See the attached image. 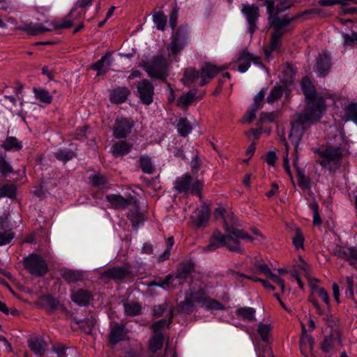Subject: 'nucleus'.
<instances>
[{"instance_id": "obj_13", "label": "nucleus", "mask_w": 357, "mask_h": 357, "mask_svg": "<svg viewBox=\"0 0 357 357\" xmlns=\"http://www.w3.org/2000/svg\"><path fill=\"white\" fill-rule=\"evenodd\" d=\"M333 254L348 261L349 264L357 268V247H344L335 245L333 250Z\"/></svg>"}, {"instance_id": "obj_33", "label": "nucleus", "mask_w": 357, "mask_h": 357, "mask_svg": "<svg viewBox=\"0 0 357 357\" xmlns=\"http://www.w3.org/2000/svg\"><path fill=\"white\" fill-rule=\"evenodd\" d=\"M211 211L206 205H202L198 211L197 218L195 222L197 227L206 226L208 223Z\"/></svg>"}, {"instance_id": "obj_23", "label": "nucleus", "mask_w": 357, "mask_h": 357, "mask_svg": "<svg viewBox=\"0 0 357 357\" xmlns=\"http://www.w3.org/2000/svg\"><path fill=\"white\" fill-rule=\"evenodd\" d=\"M70 298L72 301L77 305L86 306L93 298V294L87 289H79L71 291Z\"/></svg>"}, {"instance_id": "obj_53", "label": "nucleus", "mask_w": 357, "mask_h": 357, "mask_svg": "<svg viewBox=\"0 0 357 357\" xmlns=\"http://www.w3.org/2000/svg\"><path fill=\"white\" fill-rule=\"evenodd\" d=\"M266 93V89L262 88L260 91L254 97L253 103L251 107L256 109H261L264 104V99Z\"/></svg>"}, {"instance_id": "obj_15", "label": "nucleus", "mask_w": 357, "mask_h": 357, "mask_svg": "<svg viewBox=\"0 0 357 357\" xmlns=\"http://www.w3.org/2000/svg\"><path fill=\"white\" fill-rule=\"evenodd\" d=\"M131 275V267L129 264L123 266H115L107 269L102 273V277L114 281H122Z\"/></svg>"}, {"instance_id": "obj_18", "label": "nucleus", "mask_w": 357, "mask_h": 357, "mask_svg": "<svg viewBox=\"0 0 357 357\" xmlns=\"http://www.w3.org/2000/svg\"><path fill=\"white\" fill-rule=\"evenodd\" d=\"M331 66V56L326 52H323L316 59L314 71L319 77H324L329 73Z\"/></svg>"}, {"instance_id": "obj_39", "label": "nucleus", "mask_w": 357, "mask_h": 357, "mask_svg": "<svg viewBox=\"0 0 357 357\" xmlns=\"http://www.w3.org/2000/svg\"><path fill=\"white\" fill-rule=\"evenodd\" d=\"M195 310V305L188 299V296L185 295V300L180 302L177 305V311L181 314H190Z\"/></svg>"}, {"instance_id": "obj_26", "label": "nucleus", "mask_w": 357, "mask_h": 357, "mask_svg": "<svg viewBox=\"0 0 357 357\" xmlns=\"http://www.w3.org/2000/svg\"><path fill=\"white\" fill-rule=\"evenodd\" d=\"M132 144L127 141H119L114 144L111 148L113 155L116 158L122 157L130 152Z\"/></svg>"}, {"instance_id": "obj_4", "label": "nucleus", "mask_w": 357, "mask_h": 357, "mask_svg": "<svg viewBox=\"0 0 357 357\" xmlns=\"http://www.w3.org/2000/svg\"><path fill=\"white\" fill-rule=\"evenodd\" d=\"M314 153L319 155L317 162L322 168L329 172H335L340 168L343 155L341 148L327 146L325 149H315Z\"/></svg>"}, {"instance_id": "obj_64", "label": "nucleus", "mask_w": 357, "mask_h": 357, "mask_svg": "<svg viewBox=\"0 0 357 357\" xmlns=\"http://www.w3.org/2000/svg\"><path fill=\"white\" fill-rule=\"evenodd\" d=\"M257 111V109L251 106L249 107L244 116V119H245L248 123H251L255 119Z\"/></svg>"}, {"instance_id": "obj_34", "label": "nucleus", "mask_w": 357, "mask_h": 357, "mask_svg": "<svg viewBox=\"0 0 357 357\" xmlns=\"http://www.w3.org/2000/svg\"><path fill=\"white\" fill-rule=\"evenodd\" d=\"M197 93L196 89L190 90L186 93L181 96L177 100V105L182 107H188L192 104Z\"/></svg>"}, {"instance_id": "obj_22", "label": "nucleus", "mask_w": 357, "mask_h": 357, "mask_svg": "<svg viewBox=\"0 0 357 357\" xmlns=\"http://www.w3.org/2000/svg\"><path fill=\"white\" fill-rule=\"evenodd\" d=\"M112 63V53L107 52L99 60L91 65V68L97 71V75H103L107 73Z\"/></svg>"}, {"instance_id": "obj_27", "label": "nucleus", "mask_w": 357, "mask_h": 357, "mask_svg": "<svg viewBox=\"0 0 357 357\" xmlns=\"http://www.w3.org/2000/svg\"><path fill=\"white\" fill-rule=\"evenodd\" d=\"M195 266L191 261L181 264L175 273L178 280L182 281V284L189 277L191 273L194 271Z\"/></svg>"}, {"instance_id": "obj_41", "label": "nucleus", "mask_w": 357, "mask_h": 357, "mask_svg": "<svg viewBox=\"0 0 357 357\" xmlns=\"http://www.w3.org/2000/svg\"><path fill=\"white\" fill-rule=\"evenodd\" d=\"M61 276L68 284L77 282L82 278V275L79 272L68 269L63 270Z\"/></svg>"}, {"instance_id": "obj_8", "label": "nucleus", "mask_w": 357, "mask_h": 357, "mask_svg": "<svg viewBox=\"0 0 357 357\" xmlns=\"http://www.w3.org/2000/svg\"><path fill=\"white\" fill-rule=\"evenodd\" d=\"M23 265L32 275L42 277L49 271L48 266L43 258L37 254H30L23 259Z\"/></svg>"}, {"instance_id": "obj_42", "label": "nucleus", "mask_w": 357, "mask_h": 357, "mask_svg": "<svg viewBox=\"0 0 357 357\" xmlns=\"http://www.w3.org/2000/svg\"><path fill=\"white\" fill-rule=\"evenodd\" d=\"M181 284H182V281L178 280L175 274H169L161 281L160 287L164 289H174Z\"/></svg>"}, {"instance_id": "obj_3", "label": "nucleus", "mask_w": 357, "mask_h": 357, "mask_svg": "<svg viewBox=\"0 0 357 357\" xmlns=\"http://www.w3.org/2000/svg\"><path fill=\"white\" fill-rule=\"evenodd\" d=\"M83 18V14L77 10L76 8H73L69 15L62 21L61 23L48 22L47 26L42 24H33L29 23L24 26H17V29L27 32L29 35L35 36L44 32L52 31L56 29H68L70 28L74 22H82Z\"/></svg>"}, {"instance_id": "obj_45", "label": "nucleus", "mask_w": 357, "mask_h": 357, "mask_svg": "<svg viewBox=\"0 0 357 357\" xmlns=\"http://www.w3.org/2000/svg\"><path fill=\"white\" fill-rule=\"evenodd\" d=\"M272 326L271 324L259 323L257 327V333L264 342H269Z\"/></svg>"}, {"instance_id": "obj_49", "label": "nucleus", "mask_w": 357, "mask_h": 357, "mask_svg": "<svg viewBox=\"0 0 357 357\" xmlns=\"http://www.w3.org/2000/svg\"><path fill=\"white\" fill-rule=\"evenodd\" d=\"M128 218L132 222L134 227L139 226V224L143 223L144 221V215L140 213L138 209L130 211L128 214Z\"/></svg>"}, {"instance_id": "obj_50", "label": "nucleus", "mask_w": 357, "mask_h": 357, "mask_svg": "<svg viewBox=\"0 0 357 357\" xmlns=\"http://www.w3.org/2000/svg\"><path fill=\"white\" fill-rule=\"evenodd\" d=\"M54 155L57 160L66 162L74 158L76 154L74 151L70 150L59 149L55 152Z\"/></svg>"}, {"instance_id": "obj_2", "label": "nucleus", "mask_w": 357, "mask_h": 357, "mask_svg": "<svg viewBox=\"0 0 357 357\" xmlns=\"http://www.w3.org/2000/svg\"><path fill=\"white\" fill-rule=\"evenodd\" d=\"M238 226H241V225L238 224L237 217L232 212H227L223 220V227L227 234H222L218 229L215 230L212 234L208 245L202 248V252H212L219 248L225 246L229 251L243 253L244 250L241 246L239 240L242 239L252 242L254 238L244 230L238 229L237 227Z\"/></svg>"}, {"instance_id": "obj_14", "label": "nucleus", "mask_w": 357, "mask_h": 357, "mask_svg": "<svg viewBox=\"0 0 357 357\" xmlns=\"http://www.w3.org/2000/svg\"><path fill=\"white\" fill-rule=\"evenodd\" d=\"M134 121L126 118L116 119L113 126V136L116 139L126 138L132 131Z\"/></svg>"}, {"instance_id": "obj_35", "label": "nucleus", "mask_w": 357, "mask_h": 357, "mask_svg": "<svg viewBox=\"0 0 357 357\" xmlns=\"http://www.w3.org/2000/svg\"><path fill=\"white\" fill-rule=\"evenodd\" d=\"M139 165L142 171L147 174H152L155 171L154 165L151 159L146 155H141L139 160Z\"/></svg>"}, {"instance_id": "obj_44", "label": "nucleus", "mask_w": 357, "mask_h": 357, "mask_svg": "<svg viewBox=\"0 0 357 357\" xmlns=\"http://www.w3.org/2000/svg\"><path fill=\"white\" fill-rule=\"evenodd\" d=\"M177 130L182 137H186L192 131V126L187 118L179 119L177 125Z\"/></svg>"}, {"instance_id": "obj_31", "label": "nucleus", "mask_w": 357, "mask_h": 357, "mask_svg": "<svg viewBox=\"0 0 357 357\" xmlns=\"http://www.w3.org/2000/svg\"><path fill=\"white\" fill-rule=\"evenodd\" d=\"M255 310L251 307H239L236 310V315L238 318L252 322L255 320Z\"/></svg>"}, {"instance_id": "obj_11", "label": "nucleus", "mask_w": 357, "mask_h": 357, "mask_svg": "<svg viewBox=\"0 0 357 357\" xmlns=\"http://www.w3.org/2000/svg\"><path fill=\"white\" fill-rule=\"evenodd\" d=\"M137 89V96L139 98L141 103L145 105H150L153 102L155 94L154 86L152 82L144 79L135 83Z\"/></svg>"}, {"instance_id": "obj_51", "label": "nucleus", "mask_w": 357, "mask_h": 357, "mask_svg": "<svg viewBox=\"0 0 357 357\" xmlns=\"http://www.w3.org/2000/svg\"><path fill=\"white\" fill-rule=\"evenodd\" d=\"M153 20L158 30L163 31L167 24V16L162 12H158L153 16Z\"/></svg>"}, {"instance_id": "obj_63", "label": "nucleus", "mask_w": 357, "mask_h": 357, "mask_svg": "<svg viewBox=\"0 0 357 357\" xmlns=\"http://www.w3.org/2000/svg\"><path fill=\"white\" fill-rule=\"evenodd\" d=\"M316 294L322 301L327 305H329L330 298L327 291L324 288H319L316 289Z\"/></svg>"}, {"instance_id": "obj_20", "label": "nucleus", "mask_w": 357, "mask_h": 357, "mask_svg": "<svg viewBox=\"0 0 357 357\" xmlns=\"http://www.w3.org/2000/svg\"><path fill=\"white\" fill-rule=\"evenodd\" d=\"M292 6L290 0H270L266 2V12L268 15H279L281 13L289 9Z\"/></svg>"}, {"instance_id": "obj_59", "label": "nucleus", "mask_w": 357, "mask_h": 357, "mask_svg": "<svg viewBox=\"0 0 357 357\" xmlns=\"http://www.w3.org/2000/svg\"><path fill=\"white\" fill-rule=\"evenodd\" d=\"M13 169L11 165L6 161V160L0 156V173L3 176H6L13 172Z\"/></svg>"}, {"instance_id": "obj_55", "label": "nucleus", "mask_w": 357, "mask_h": 357, "mask_svg": "<svg viewBox=\"0 0 357 357\" xmlns=\"http://www.w3.org/2000/svg\"><path fill=\"white\" fill-rule=\"evenodd\" d=\"M293 244L294 245L296 250L303 248L304 237L301 230L299 228H296L295 230V235L293 237Z\"/></svg>"}, {"instance_id": "obj_17", "label": "nucleus", "mask_w": 357, "mask_h": 357, "mask_svg": "<svg viewBox=\"0 0 357 357\" xmlns=\"http://www.w3.org/2000/svg\"><path fill=\"white\" fill-rule=\"evenodd\" d=\"M227 66L218 67L211 63H205L201 68L199 86H203L210 82L220 72L226 70Z\"/></svg>"}, {"instance_id": "obj_62", "label": "nucleus", "mask_w": 357, "mask_h": 357, "mask_svg": "<svg viewBox=\"0 0 357 357\" xmlns=\"http://www.w3.org/2000/svg\"><path fill=\"white\" fill-rule=\"evenodd\" d=\"M268 277L273 282L278 284L280 286L282 291H284V290L285 289V284H284V281L282 278H280L278 275L273 274L272 272L271 273V274L268 275Z\"/></svg>"}, {"instance_id": "obj_57", "label": "nucleus", "mask_w": 357, "mask_h": 357, "mask_svg": "<svg viewBox=\"0 0 357 357\" xmlns=\"http://www.w3.org/2000/svg\"><path fill=\"white\" fill-rule=\"evenodd\" d=\"M43 300L49 311L56 310L59 305V301L52 296H46Z\"/></svg>"}, {"instance_id": "obj_40", "label": "nucleus", "mask_w": 357, "mask_h": 357, "mask_svg": "<svg viewBox=\"0 0 357 357\" xmlns=\"http://www.w3.org/2000/svg\"><path fill=\"white\" fill-rule=\"evenodd\" d=\"M17 187L13 183H6L0 187V197H8L15 199Z\"/></svg>"}, {"instance_id": "obj_28", "label": "nucleus", "mask_w": 357, "mask_h": 357, "mask_svg": "<svg viewBox=\"0 0 357 357\" xmlns=\"http://www.w3.org/2000/svg\"><path fill=\"white\" fill-rule=\"evenodd\" d=\"M1 147L6 151H20L22 149L23 145L15 137L8 136L3 142Z\"/></svg>"}, {"instance_id": "obj_48", "label": "nucleus", "mask_w": 357, "mask_h": 357, "mask_svg": "<svg viewBox=\"0 0 357 357\" xmlns=\"http://www.w3.org/2000/svg\"><path fill=\"white\" fill-rule=\"evenodd\" d=\"M278 119V112H261L260 114L259 119L257 126H259L266 122L273 123L275 122Z\"/></svg>"}, {"instance_id": "obj_24", "label": "nucleus", "mask_w": 357, "mask_h": 357, "mask_svg": "<svg viewBox=\"0 0 357 357\" xmlns=\"http://www.w3.org/2000/svg\"><path fill=\"white\" fill-rule=\"evenodd\" d=\"M130 94V91L128 87L118 86L110 91L109 100L114 104H122L127 100Z\"/></svg>"}, {"instance_id": "obj_52", "label": "nucleus", "mask_w": 357, "mask_h": 357, "mask_svg": "<svg viewBox=\"0 0 357 357\" xmlns=\"http://www.w3.org/2000/svg\"><path fill=\"white\" fill-rule=\"evenodd\" d=\"M15 238V233L12 229H5L3 231L0 230V246L8 244Z\"/></svg>"}, {"instance_id": "obj_61", "label": "nucleus", "mask_w": 357, "mask_h": 357, "mask_svg": "<svg viewBox=\"0 0 357 357\" xmlns=\"http://www.w3.org/2000/svg\"><path fill=\"white\" fill-rule=\"evenodd\" d=\"M167 303H163L162 305H155V306H154L153 310V315L155 317H160L164 314V312L167 310Z\"/></svg>"}, {"instance_id": "obj_5", "label": "nucleus", "mask_w": 357, "mask_h": 357, "mask_svg": "<svg viewBox=\"0 0 357 357\" xmlns=\"http://www.w3.org/2000/svg\"><path fill=\"white\" fill-rule=\"evenodd\" d=\"M151 78L165 80L168 76V63L162 55H156L151 61H142L139 65Z\"/></svg>"}, {"instance_id": "obj_36", "label": "nucleus", "mask_w": 357, "mask_h": 357, "mask_svg": "<svg viewBox=\"0 0 357 357\" xmlns=\"http://www.w3.org/2000/svg\"><path fill=\"white\" fill-rule=\"evenodd\" d=\"M294 165L297 171L298 185L304 190L310 188V179L305 175L304 171L297 167V159L294 161Z\"/></svg>"}, {"instance_id": "obj_32", "label": "nucleus", "mask_w": 357, "mask_h": 357, "mask_svg": "<svg viewBox=\"0 0 357 357\" xmlns=\"http://www.w3.org/2000/svg\"><path fill=\"white\" fill-rule=\"evenodd\" d=\"M282 37L271 33L269 45L265 48V55L267 59L269 58L271 53L274 51H278L281 49L282 43L281 38Z\"/></svg>"}, {"instance_id": "obj_7", "label": "nucleus", "mask_w": 357, "mask_h": 357, "mask_svg": "<svg viewBox=\"0 0 357 357\" xmlns=\"http://www.w3.org/2000/svg\"><path fill=\"white\" fill-rule=\"evenodd\" d=\"M192 178L191 175L188 173L185 174L176 178L174 188L179 193H190L201 197L202 190L204 185L203 181L197 179L192 183Z\"/></svg>"}, {"instance_id": "obj_58", "label": "nucleus", "mask_w": 357, "mask_h": 357, "mask_svg": "<svg viewBox=\"0 0 357 357\" xmlns=\"http://www.w3.org/2000/svg\"><path fill=\"white\" fill-rule=\"evenodd\" d=\"M347 117L357 125V105L350 103L346 110Z\"/></svg>"}, {"instance_id": "obj_43", "label": "nucleus", "mask_w": 357, "mask_h": 357, "mask_svg": "<svg viewBox=\"0 0 357 357\" xmlns=\"http://www.w3.org/2000/svg\"><path fill=\"white\" fill-rule=\"evenodd\" d=\"M284 88L281 85L275 86L270 91L266 101L268 104H273L280 99L284 93Z\"/></svg>"}, {"instance_id": "obj_54", "label": "nucleus", "mask_w": 357, "mask_h": 357, "mask_svg": "<svg viewBox=\"0 0 357 357\" xmlns=\"http://www.w3.org/2000/svg\"><path fill=\"white\" fill-rule=\"evenodd\" d=\"M91 182L94 187H102L107 184L108 179L107 176L102 174H96L91 177Z\"/></svg>"}, {"instance_id": "obj_30", "label": "nucleus", "mask_w": 357, "mask_h": 357, "mask_svg": "<svg viewBox=\"0 0 357 357\" xmlns=\"http://www.w3.org/2000/svg\"><path fill=\"white\" fill-rule=\"evenodd\" d=\"M28 345L31 350L36 355L43 356L45 352L46 343L38 337H33L28 341Z\"/></svg>"}, {"instance_id": "obj_12", "label": "nucleus", "mask_w": 357, "mask_h": 357, "mask_svg": "<svg viewBox=\"0 0 357 357\" xmlns=\"http://www.w3.org/2000/svg\"><path fill=\"white\" fill-rule=\"evenodd\" d=\"M241 13L248 23V31L252 35L258 29V20L259 17V8L255 4L243 3Z\"/></svg>"}, {"instance_id": "obj_29", "label": "nucleus", "mask_w": 357, "mask_h": 357, "mask_svg": "<svg viewBox=\"0 0 357 357\" xmlns=\"http://www.w3.org/2000/svg\"><path fill=\"white\" fill-rule=\"evenodd\" d=\"M200 78V73L194 68H188L183 73L181 82L185 86H190Z\"/></svg>"}, {"instance_id": "obj_19", "label": "nucleus", "mask_w": 357, "mask_h": 357, "mask_svg": "<svg viewBox=\"0 0 357 357\" xmlns=\"http://www.w3.org/2000/svg\"><path fill=\"white\" fill-rule=\"evenodd\" d=\"M255 64L261 63V58L250 53L247 50L241 51L238 56L237 62L238 63V70L241 73H245L250 66V62Z\"/></svg>"}, {"instance_id": "obj_10", "label": "nucleus", "mask_w": 357, "mask_h": 357, "mask_svg": "<svg viewBox=\"0 0 357 357\" xmlns=\"http://www.w3.org/2000/svg\"><path fill=\"white\" fill-rule=\"evenodd\" d=\"M188 31L187 29L179 27L174 31L171 37V43L167 46L169 56L176 58L182 51L188 41Z\"/></svg>"}, {"instance_id": "obj_37", "label": "nucleus", "mask_w": 357, "mask_h": 357, "mask_svg": "<svg viewBox=\"0 0 357 357\" xmlns=\"http://www.w3.org/2000/svg\"><path fill=\"white\" fill-rule=\"evenodd\" d=\"M125 314L128 317L139 315L142 312V306L137 302H127L123 303Z\"/></svg>"}, {"instance_id": "obj_6", "label": "nucleus", "mask_w": 357, "mask_h": 357, "mask_svg": "<svg viewBox=\"0 0 357 357\" xmlns=\"http://www.w3.org/2000/svg\"><path fill=\"white\" fill-rule=\"evenodd\" d=\"M188 299H190L194 305H199L207 310H225V306L218 301L210 298L206 291L203 287L190 289L185 294Z\"/></svg>"}, {"instance_id": "obj_46", "label": "nucleus", "mask_w": 357, "mask_h": 357, "mask_svg": "<svg viewBox=\"0 0 357 357\" xmlns=\"http://www.w3.org/2000/svg\"><path fill=\"white\" fill-rule=\"evenodd\" d=\"M174 309L172 308L169 311V319L168 320H166L165 319H162L155 322L152 325V329H153L154 333H162L161 331L162 330V328L165 326H168L172 322V319H173V317H174Z\"/></svg>"}, {"instance_id": "obj_21", "label": "nucleus", "mask_w": 357, "mask_h": 357, "mask_svg": "<svg viewBox=\"0 0 357 357\" xmlns=\"http://www.w3.org/2000/svg\"><path fill=\"white\" fill-rule=\"evenodd\" d=\"M302 333L300 340V349L303 356L310 357L312 355L314 340L307 335V330L303 324H301Z\"/></svg>"}, {"instance_id": "obj_56", "label": "nucleus", "mask_w": 357, "mask_h": 357, "mask_svg": "<svg viewBox=\"0 0 357 357\" xmlns=\"http://www.w3.org/2000/svg\"><path fill=\"white\" fill-rule=\"evenodd\" d=\"M310 208L313 213V224L317 226L321 225L322 220L319 215L318 204L316 202H313L310 203Z\"/></svg>"}, {"instance_id": "obj_9", "label": "nucleus", "mask_w": 357, "mask_h": 357, "mask_svg": "<svg viewBox=\"0 0 357 357\" xmlns=\"http://www.w3.org/2000/svg\"><path fill=\"white\" fill-rule=\"evenodd\" d=\"M302 15V13H297L291 17H287V15L281 17L275 15H273L272 17L268 15V23L273 29L272 33L283 37L287 33L293 30V28L289 27V24Z\"/></svg>"}, {"instance_id": "obj_16", "label": "nucleus", "mask_w": 357, "mask_h": 357, "mask_svg": "<svg viewBox=\"0 0 357 357\" xmlns=\"http://www.w3.org/2000/svg\"><path fill=\"white\" fill-rule=\"evenodd\" d=\"M128 330L123 324L114 323L111 325L110 331L107 335L109 344L114 346L127 338Z\"/></svg>"}, {"instance_id": "obj_47", "label": "nucleus", "mask_w": 357, "mask_h": 357, "mask_svg": "<svg viewBox=\"0 0 357 357\" xmlns=\"http://www.w3.org/2000/svg\"><path fill=\"white\" fill-rule=\"evenodd\" d=\"M164 342V336L162 333H154V335L150 341V349L153 352H156L161 349Z\"/></svg>"}, {"instance_id": "obj_25", "label": "nucleus", "mask_w": 357, "mask_h": 357, "mask_svg": "<svg viewBox=\"0 0 357 357\" xmlns=\"http://www.w3.org/2000/svg\"><path fill=\"white\" fill-rule=\"evenodd\" d=\"M105 199L115 209H123L130 204V199H126L121 195L109 194L106 195Z\"/></svg>"}, {"instance_id": "obj_1", "label": "nucleus", "mask_w": 357, "mask_h": 357, "mask_svg": "<svg viewBox=\"0 0 357 357\" xmlns=\"http://www.w3.org/2000/svg\"><path fill=\"white\" fill-rule=\"evenodd\" d=\"M301 89L305 98V107L291 123L289 138L298 144L305 131L312 124L320 121L326 111V101L318 96L314 86L310 78L305 77L301 82Z\"/></svg>"}, {"instance_id": "obj_38", "label": "nucleus", "mask_w": 357, "mask_h": 357, "mask_svg": "<svg viewBox=\"0 0 357 357\" xmlns=\"http://www.w3.org/2000/svg\"><path fill=\"white\" fill-rule=\"evenodd\" d=\"M33 91L36 98L39 101L47 105H50L52 102V96L48 91L43 88L34 87Z\"/></svg>"}, {"instance_id": "obj_60", "label": "nucleus", "mask_w": 357, "mask_h": 357, "mask_svg": "<svg viewBox=\"0 0 357 357\" xmlns=\"http://www.w3.org/2000/svg\"><path fill=\"white\" fill-rule=\"evenodd\" d=\"M178 10L177 6L175 5L169 14V25L173 31L177 26Z\"/></svg>"}]
</instances>
